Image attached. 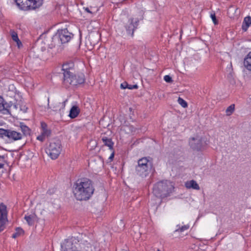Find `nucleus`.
I'll return each mask as SVG.
<instances>
[{"instance_id": "obj_1", "label": "nucleus", "mask_w": 251, "mask_h": 251, "mask_svg": "<svg viewBox=\"0 0 251 251\" xmlns=\"http://www.w3.org/2000/svg\"><path fill=\"white\" fill-rule=\"evenodd\" d=\"M63 78V85L66 88L75 86L84 83L85 79L82 73L75 74L74 64L72 63H66L62 65Z\"/></svg>"}, {"instance_id": "obj_2", "label": "nucleus", "mask_w": 251, "mask_h": 251, "mask_svg": "<svg viewBox=\"0 0 251 251\" xmlns=\"http://www.w3.org/2000/svg\"><path fill=\"white\" fill-rule=\"evenodd\" d=\"M94 191L92 182L88 178L78 179L74 184V196L78 201H86L89 199Z\"/></svg>"}, {"instance_id": "obj_3", "label": "nucleus", "mask_w": 251, "mask_h": 251, "mask_svg": "<svg viewBox=\"0 0 251 251\" xmlns=\"http://www.w3.org/2000/svg\"><path fill=\"white\" fill-rule=\"evenodd\" d=\"M61 248V251H93L90 243L82 240L79 242L75 237L65 240Z\"/></svg>"}, {"instance_id": "obj_4", "label": "nucleus", "mask_w": 251, "mask_h": 251, "mask_svg": "<svg viewBox=\"0 0 251 251\" xmlns=\"http://www.w3.org/2000/svg\"><path fill=\"white\" fill-rule=\"evenodd\" d=\"M173 183L168 180H163L156 183L153 188V193L157 198L164 199L170 196L174 190Z\"/></svg>"}, {"instance_id": "obj_5", "label": "nucleus", "mask_w": 251, "mask_h": 251, "mask_svg": "<svg viewBox=\"0 0 251 251\" xmlns=\"http://www.w3.org/2000/svg\"><path fill=\"white\" fill-rule=\"evenodd\" d=\"M73 35L67 29L58 30L52 37V43L50 48L69 42Z\"/></svg>"}, {"instance_id": "obj_6", "label": "nucleus", "mask_w": 251, "mask_h": 251, "mask_svg": "<svg viewBox=\"0 0 251 251\" xmlns=\"http://www.w3.org/2000/svg\"><path fill=\"white\" fill-rule=\"evenodd\" d=\"M18 8L23 11L36 10L41 7L43 0H14Z\"/></svg>"}, {"instance_id": "obj_7", "label": "nucleus", "mask_w": 251, "mask_h": 251, "mask_svg": "<svg viewBox=\"0 0 251 251\" xmlns=\"http://www.w3.org/2000/svg\"><path fill=\"white\" fill-rule=\"evenodd\" d=\"M62 150L61 142L59 140H52L46 149L48 155L52 159H56Z\"/></svg>"}, {"instance_id": "obj_8", "label": "nucleus", "mask_w": 251, "mask_h": 251, "mask_svg": "<svg viewBox=\"0 0 251 251\" xmlns=\"http://www.w3.org/2000/svg\"><path fill=\"white\" fill-rule=\"evenodd\" d=\"M149 161L146 157L140 159L135 168L136 173L142 177H146L149 174L150 169Z\"/></svg>"}, {"instance_id": "obj_9", "label": "nucleus", "mask_w": 251, "mask_h": 251, "mask_svg": "<svg viewBox=\"0 0 251 251\" xmlns=\"http://www.w3.org/2000/svg\"><path fill=\"white\" fill-rule=\"evenodd\" d=\"M7 206L3 203H0V232L5 228L7 222Z\"/></svg>"}, {"instance_id": "obj_10", "label": "nucleus", "mask_w": 251, "mask_h": 251, "mask_svg": "<svg viewBox=\"0 0 251 251\" xmlns=\"http://www.w3.org/2000/svg\"><path fill=\"white\" fill-rule=\"evenodd\" d=\"M189 144L193 150L199 151L201 150L203 146L202 138L199 136L192 137L189 139Z\"/></svg>"}, {"instance_id": "obj_11", "label": "nucleus", "mask_w": 251, "mask_h": 251, "mask_svg": "<svg viewBox=\"0 0 251 251\" xmlns=\"http://www.w3.org/2000/svg\"><path fill=\"white\" fill-rule=\"evenodd\" d=\"M138 23L139 20L137 18H130L125 25L127 33L133 36L134 32L138 25Z\"/></svg>"}, {"instance_id": "obj_12", "label": "nucleus", "mask_w": 251, "mask_h": 251, "mask_svg": "<svg viewBox=\"0 0 251 251\" xmlns=\"http://www.w3.org/2000/svg\"><path fill=\"white\" fill-rule=\"evenodd\" d=\"M10 106L4 100L2 97L0 96V112L3 114H9Z\"/></svg>"}, {"instance_id": "obj_13", "label": "nucleus", "mask_w": 251, "mask_h": 251, "mask_svg": "<svg viewBox=\"0 0 251 251\" xmlns=\"http://www.w3.org/2000/svg\"><path fill=\"white\" fill-rule=\"evenodd\" d=\"M7 137L14 141H17L22 138V135L20 132L9 129Z\"/></svg>"}, {"instance_id": "obj_14", "label": "nucleus", "mask_w": 251, "mask_h": 251, "mask_svg": "<svg viewBox=\"0 0 251 251\" xmlns=\"http://www.w3.org/2000/svg\"><path fill=\"white\" fill-rule=\"evenodd\" d=\"M80 113V109L78 106L74 105L70 109L69 116L71 119H74L76 118Z\"/></svg>"}, {"instance_id": "obj_15", "label": "nucleus", "mask_w": 251, "mask_h": 251, "mask_svg": "<svg viewBox=\"0 0 251 251\" xmlns=\"http://www.w3.org/2000/svg\"><path fill=\"white\" fill-rule=\"evenodd\" d=\"M185 186L187 188H192L195 190H199L200 186L195 180H191L185 182Z\"/></svg>"}, {"instance_id": "obj_16", "label": "nucleus", "mask_w": 251, "mask_h": 251, "mask_svg": "<svg viewBox=\"0 0 251 251\" xmlns=\"http://www.w3.org/2000/svg\"><path fill=\"white\" fill-rule=\"evenodd\" d=\"M244 65L249 71H251V51L249 52L244 59Z\"/></svg>"}, {"instance_id": "obj_17", "label": "nucleus", "mask_w": 251, "mask_h": 251, "mask_svg": "<svg viewBox=\"0 0 251 251\" xmlns=\"http://www.w3.org/2000/svg\"><path fill=\"white\" fill-rule=\"evenodd\" d=\"M251 25V17L250 16L246 17L243 21L242 25V29L243 31L247 30L249 27Z\"/></svg>"}, {"instance_id": "obj_18", "label": "nucleus", "mask_w": 251, "mask_h": 251, "mask_svg": "<svg viewBox=\"0 0 251 251\" xmlns=\"http://www.w3.org/2000/svg\"><path fill=\"white\" fill-rule=\"evenodd\" d=\"M101 140L102 141L104 145L109 147L110 150H113L114 142L112 141L111 138H109L107 137H103L101 138Z\"/></svg>"}, {"instance_id": "obj_19", "label": "nucleus", "mask_w": 251, "mask_h": 251, "mask_svg": "<svg viewBox=\"0 0 251 251\" xmlns=\"http://www.w3.org/2000/svg\"><path fill=\"white\" fill-rule=\"evenodd\" d=\"M237 10L238 8L236 6L234 5H231L227 9V14L229 17L233 18L236 15Z\"/></svg>"}, {"instance_id": "obj_20", "label": "nucleus", "mask_w": 251, "mask_h": 251, "mask_svg": "<svg viewBox=\"0 0 251 251\" xmlns=\"http://www.w3.org/2000/svg\"><path fill=\"white\" fill-rule=\"evenodd\" d=\"M10 33L12 40L17 43L18 47H19L20 45H22V43L18 38L17 32H15L14 30H11Z\"/></svg>"}, {"instance_id": "obj_21", "label": "nucleus", "mask_w": 251, "mask_h": 251, "mask_svg": "<svg viewBox=\"0 0 251 251\" xmlns=\"http://www.w3.org/2000/svg\"><path fill=\"white\" fill-rule=\"evenodd\" d=\"M20 127L22 131L25 135H28L30 134V128L23 123H20Z\"/></svg>"}, {"instance_id": "obj_22", "label": "nucleus", "mask_w": 251, "mask_h": 251, "mask_svg": "<svg viewBox=\"0 0 251 251\" xmlns=\"http://www.w3.org/2000/svg\"><path fill=\"white\" fill-rule=\"evenodd\" d=\"M25 219L26 220L28 224L30 226L33 225L35 221V216L33 215H25Z\"/></svg>"}, {"instance_id": "obj_23", "label": "nucleus", "mask_w": 251, "mask_h": 251, "mask_svg": "<svg viewBox=\"0 0 251 251\" xmlns=\"http://www.w3.org/2000/svg\"><path fill=\"white\" fill-rule=\"evenodd\" d=\"M67 100L64 101L62 102H57L56 103V106L53 107L55 109L54 110L57 111L58 110H60L61 109H64L65 107L66 102Z\"/></svg>"}, {"instance_id": "obj_24", "label": "nucleus", "mask_w": 251, "mask_h": 251, "mask_svg": "<svg viewBox=\"0 0 251 251\" xmlns=\"http://www.w3.org/2000/svg\"><path fill=\"white\" fill-rule=\"evenodd\" d=\"M24 231L22 228H21L20 227H17L16 229V232L12 234V237L13 238H16L20 235L23 234L24 233Z\"/></svg>"}, {"instance_id": "obj_25", "label": "nucleus", "mask_w": 251, "mask_h": 251, "mask_svg": "<svg viewBox=\"0 0 251 251\" xmlns=\"http://www.w3.org/2000/svg\"><path fill=\"white\" fill-rule=\"evenodd\" d=\"M235 109V105L234 104H231L229 106L226 110V115L227 116L231 115L234 112Z\"/></svg>"}, {"instance_id": "obj_26", "label": "nucleus", "mask_w": 251, "mask_h": 251, "mask_svg": "<svg viewBox=\"0 0 251 251\" xmlns=\"http://www.w3.org/2000/svg\"><path fill=\"white\" fill-rule=\"evenodd\" d=\"M177 228L176 229L175 232H183L185 230H186L189 229V226L188 225H184L182 226H177Z\"/></svg>"}, {"instance_id": "obj_27", "label": "nucleus", "mask_w": 251, "mask_h": 251, "mask_svg": "<svg viewBox=\"0 0 251 251\" xmlns=\"http://www.w3.org/2000/svg\"><path fill=\"white\" fill-rule=\"evenodd\" d=\"M177 101L178 103L183 108H186L188 106L187 102L180 97L178 98Z\"/></svg>"}, {"instance_id": "obj_28", "label": "nucleus", "mask_w": 251, "mask_h": 251, "mask_svg": "<svg viewBox=\"0 0 251 251\" xmlns=\"http://www.w3.org/2000/svg\"><path fill=\"white\" fill-rule=\"evenodd\" d=\"M9 129H4L0 128V137L3 138L4 137H7Z\"/></svg>"}, {"instance_id": "obj_29", "label": "nucleus", "mask_w": 251, "mask_h": 251, "mask_svg": "<svg viewBox=\"0 0 251 251\" xmlns=\"http://www.w3.org/2000/svg\"><path fill=\"white\" fill-rule=\"evenodd\" d=\"M210 17L212 19V21L215 25H217L218 24V22L216 19V17L215 12H212L211 13Z\"/></svg>"}, {"instance_id": "obj_30", "label": "nucleus", "mask_w": 251, "mask_h": 251, "mask_svg": "<svg viewBox=\"0 0 251 251\" xmlns=\"http://www.w3.org/2000/svg\"><path fill=\"white\" fill-rule=\"evenodd\" d=\"M164 80L168 83H170L173 82V79L172 77L169 75H166L164 76Z\"/></svg>"}, {"instance_id": "obj_31", "label": "nucleus", "mask_w": 251, "mask_h": 251, "mask_svg": "<svg viewBox=\"0 0 251 251\" xmlns=\"http://www.w3.org/2000/svg\"><path fill=\"white\" fill-rule=\"evenodd\" d=\"M50 130L48 129H44L42 131V135H44L45 136H49L50 134Z\"/></svg>"}, {"instance_id": "obj_32", "label": "nucleus", "mask_w": 251, "mask_h": 251, "mask_svg": "<svg viewBox=\"0 0 251 251\" xmlns=\"http://www.w3.org/2000/svg\"><path fill=\"white\" fill-rule=\"evenodd\" d=\"M137 88H138V85L137 84L131 85V84H128L127 89H128L129 90H132V89H137Z\"/></svg>"}, {"instance_id": "obj_33", "label": "nucleus", "mask_w": 251, "mask_h": 251, "mask_svg": "<svg viewBox=\"0 0 251 251\" xmlns=\"http://www.w3.org/2000/svg\"><path fill=\"white\" fill-rule=\"evenodd\" d=\"M120 87L122 89H124L127 88L128 84L126 82H124V83H121Z\"/></svg>"}, {"instance_id": "obj_34", "label": "nucleus", "mask_w": 251, "mask_h": 251, "mask_svg": "<svg viewBox=\"0 0 251 251\" xmlns=\"http://www.w3.org/2000/svg\"><path fill=\"white\" fill-rule=\"evenodd\" d=\"M20 109L23 112L25 113V112H26L27 111V107L25 105L21 106Z\"/></svg>"}, {"instance_id": "obj_35", "label": "nucleus", "mask_w": 251, "mask_h": 251, "mask_svg": "<svg viewBox=\"0 0 251 251\" xmlns=\"http://www.w3.org/2000/svg\"><path fill=\"white\" fill-rule=\"evenodd\" d=\"M45 136L44 135H42V134L41 135L38 136L37 137V139H38V140H40L41 141H43L45 139Z\"/></svg>"}, {"instance_id": "obj_36", "label": "nucleus", "mask_w": 251, "mask_h": 251, "mask_svg": "<svg viewBox=\"0 0 251 251\" xmlns=\"http://www.w3.org/2000/svg\"><path fill=\"white\" fill-rule=\"evenodd\" d=\"M41 127H42V130H44V129H48L47 128V124L45 123L42 122L41 123Z\"/></svg>"}, {"instance_id": "obj_37", "label": "nucleus", "mask_w": 251, "mask_h": 251, "mask_svg": "<svg viewBox=\"0 0 251 251\" xmlns=\"http://www.w3.org/2000/svg\"><path fill=\"white\" fill-rule=\"evenodd\" d=\"M4 158L5 157L4 155H0V163H3Z\"/></svg>"}, {"instance_id": "obj_38", "label": "nucleus", "mask_w": 251, "mask_h": 251, "mask_svg": "<svg viewBox=\"0 0 251 251\" xmlns=\"http://www.w3.org/2000/svg\"><path fill=\"white\" fill-rule=\"evenodd\" d=\"M114 152H113L111 154L110 156H109V158H108V159L110 160V161H112V160H113V158H114Z\"/></svg>"}, {"instance_id": "obj_39", "label": "nucleus", "mask_w": 251, "mask_h": 251, "mask_svg": "<svg viewBox=\"0 0 251 251\" xmlns=\"http://www.w3.org/2000/svg\"><path fill=\"white\" fill-rule=\"evenodd\" d=\"M4 164L3 163H0V169L3 168L4 167Z\"/></svg>"}, {"instance_id": "obj_40", "label": "nucleus", "mask_w": 251, "mask_h": 251, "mask_svg": "<svg viewBox=\"0 0 251 251\" xmlns=\"http://www.w3.org/2000/svg\"><path fill=\"white\" fill-rule=\"evenodd\" d=\"M85 11H86L88 13H91V12L89 10L88 8H85Z\"/></svg>"}, {"instance_id": "obj_41", "label": "nucleus", "mask_w": 251, "mask_h": 251, "mask_svg": "<svg viewBox=\"0 0 251 251\" xmlns=\"http://www.w3.org/2000/svg\"><path fill=\"white\" fill-rule=\"evenodd\" d=\"M230 66L232 67V63L230 62Z\"/></svg>"}, {"instance_id": "obj_42", "label": "nucleus", "mask_w": 251, "mask_h": 251, "mask_svg": "<svg viewBox=\"0 0 251 251\" xmlns=\"http://www.w3.org/2000/svg\"><path fill=\"white\" fill-rule=\"evenodd\" d=\"M157 251H160L159 250H158Z\"/></svg>"}]
</instances>
